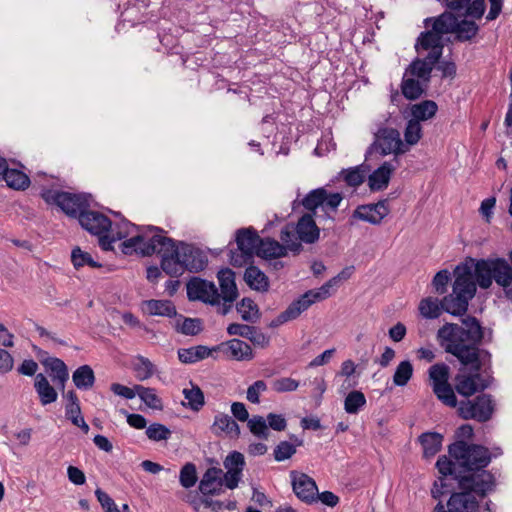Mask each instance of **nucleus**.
Wrapping results in <instances>:
<instances>
[{
    "label": "nucleus",
    "instance_id": "6ab92c4d",
    "mask_svg": "<svg viewBox=\"0 0 512 512\" xmlns=\"http://www.w3.org/2000/svg\"><path fill=\"white\" fill-rule=\"evenodd\" d=\"M222 469L210 467L203 474L198 489L203 496L219 495L223 491Z\"/></svg>",
    "mask_w": 512,
    "mask_h": 512
},
{
    "label": "nucleus",
    "instance_id": "dca6fc26",
    "mask_svg": "<svg viewBox=\"0 0 512 512\" xmlns=\"http://www.w3.org/2000/svg\"><path fill=\"white\" fill-rule=\"evenodd\" d=\"M78 219L80 225L94 235H102L108 232L111 227L110 219L95 211L84 210L80 213Z\"/></svg>",
    "mask_w": 512,
    "mask_h": 512
},
{
    "label": "nucleus",
    "instance_id": "c756f323",
    "mask_svg": "<svg viewBox=\"0 0 512 512\" xmlns=\"http://www.w3.org/2000/svg\"><path fill=\"white\" fill-rule=\"evenodd\" d=\"M255 255L266 259L282 257L285 256V247L276 240L261 238Z\"/></svg>",
    "mask_w": 512,
    "mask_h": 512
},
{
    "label": "nucleus",
    "instance_id": "2f4dec72",
    "mask_svg": "<svg viewBox=\"0 0 512 512\" xmlns=\"http://www.w3.org/2000/svg\"><path fill=\"white\" fill-rule=\"evenodd\" d=\"M1 178L5 180L10 188L15 190H24L30 185V179L24 172L18 169H8L7 165Z\"/></svg>",
    "mask_w": 512,
    "mask_h": 512
},
{
    "label": "nucleus",
    "instance_id": "9b49d317",
    "mask_svg": "<svg viewBox=\"0 0 512 512\" xmlns=\"http://www.w3.org/2000/svg\"><path fill=\"white\" fill-rule=\"evenodd\" d=\"M236 241L241 254L236 257L232 255L231 261L234 265L242 266L256 254L261 238L252 229H241L237 232Z\"/></svg>",
    "mask_w": 512,
    "mask_h": 512
},
{
    "label": "nucleus",
    "instance_id": "8fccbe9b",
    "mask_svg": "<svg viewBox=\"0 0 512 512\" xmlns=\"http://www.w3.org/2000/svg\"><path fill=\"white\" fill-rule=\"evenodd\" d=\"M63 398L65 400L66 418L82 413L79 398L74 390H69L68 392L63 393Z\"/></svg>",
    "mask_w": 512,
    "mask_h": 512
},
{
    "label": "nucleus",
    "instance_id": "b1692460",
    "mask_svg": "<svg viewBox=\"0 0 512 512\" xmlns=\"http://www.w3.org/2000/svg\"><path fill=\"white\" fill-rule=\"evenodd\" d=\"M34 388L38 394L40 403L43 406L54 403L57 400V391L52 385H50L47 377L44 374H36Z\"/></svg>",
    "mask_w": 512,
    "mask_h": 512
},
{
    "label": "nucleus",
    "instance_id": "69168bd1",
    "mask_svg": "<svg viewBox=\"0 0 512 512\" xmlns=\"http://www.w3.org/2000/svg\"><path fill=\"white\" fill-rule=\"evenodd\" d=\"M268 429L271 428L275 431H284L287 427V421L282 414L269 413L266 417Z\"/></svg>",
    "mask_w": 512,
    "mask_h": 512
},
{
    "label": "nucleus",
    "instance_id": "338daca9",
    "mask_svg": "<svg viewBox=\"0 0 512 512\" xmlns=\"http://www.w3.org/2000/svg\"><path fill=\"white\" fill-rule=\"evenodd\" d=\"M217 278L220 288H236L235 273L229 269H222L218 272Z\"/></svg>",
    "mask_w": 512,
    "mask_h": 512
},
{
    "label": "nucleus",
    "instance_id": "603ef678",
    "mask_svg": "<svg viewBox=\"0 0 512 512\" xmlns=\"http://www.w3.org/2000/svg\"><path fill=\"white\" fill-rule=\"evenodd\" d=\"M180 484L184 488H191L197 482L196 466L193 463H186L180 471Z\"/></svg>",
    "mask_w": 512,
    "mask_h": 512
},
{
    "label": "nucleus",
    "instance_id": "aec40b11",
    "mask_svg": "<svg viewBox=\"0 0 512 512\" xmlns=\"http://www.w3.org/2000/svg\"><path fill=\"white\" fill-rule=\"evenodd\" d=\"M295 230L300 241L304 243L312 244L319 239L320 230L311 213L304 214L298 220Z\"/></svg>",
    "mask_w": 512,
    "mask_h": 512
},
{
    "label": "nucleus",
    "instance_id": "13d9d810",
    "mask_svg": "<svg viewBox=\"0 0 512 512\" xmlns=\"http://www.w3.org/2000/svg\"><path fill=\"white\" fill-rule=\"evenodd\" d=\"M267 390V385L263 380H257L247 389L246 398L253 404L260 403V394Z\"/></svg>",
    "mask_w": 512,
    "mask_h": 512
},
{
    "label": "nucleus",
    "instance_id": "4468645a",
    "mask_svg": "<svg viewBox=\"0 0 512 512\" xmlns=\"http://www.w3.org/2000/svg\"><path fill=\"white\" fill-rule=\"evenodd\" d=\"M476 292L477 290H452V293L441 301V307L452 315H463L467 311L469 300L475 296Z\"/></svg>",
    "mask_w": 512,
    "mask_h": 512
},
{
    "label": "nucleus",
    "instance_id": "a18cd8bd",
    "mask_svg": "<svg viewBox=\"0 0 512 512\" xmlns=\"http://www.w3.org/2000/svg\"><path fill=\"white\" fill-rule=\"evenodd\" d=\"M413 375V366L410 361L405 360L398 364L393 375V382L396 386H405Z\"/></svg>",
    "mask_w": 512,
    "mask_h": 512
},
{
    "label": "nucleus",
    "instance_id": "09e8293b",
    "mask_svg": "<svg viewBox=\"0 0 512 512\" xmlns=\"http://www.w3.org/2000/svg\"><path fill=\"white\" fill-rule=\"evenodd\" d=\"M450 368L445 363H437L429 368V377L434 384H442L449 381Z\"/></svg>",
    "mask_w": 512,
    "mask_h": 512
},
{
    "label": "nucleus",
    "instance_id": "cd10ccee",
    "mask_svg": "<svg viewBox=\"0 0 512 512\" xmlns=\"http://www.w3.org/2000/svg\"><path fill=\"white\" fill-rule=\"evenodd\" d=\"M443 436L437 432H425L419 436V442L423 447V456L431 458L435 456L442 447Z\"/></svg>",
    "mask_w": 512,
    "mask_h": 512
},
{
    "label": "nucleus",
    "instance_id": "f8f14e48",
    "mask_svg": "<svg viewBox=\"0 0 512 512\" xmlns=\"http://www.w3.org/2000/svg\"><path fill=\"white\" fill-rule=\"evenodd\" d=\"M447 34L446 32L441 31V26L438 25V18L434 19L432 30L422 32L418 38L416 49L429 50L427 56L430 59L440 60L443 51V39L442 36Z\"/></svg>",
    "mask_w": 512,
    "mask_h": 512
},
{
    "label": "nucleus",
    "instance_id": "f257e3e1",
    "mask_svg": "<svg viewBox=\"0 0 512 512\" xmlns=\"http://www.w3.org/2000/svg\"><path fill=\"white\" fill-rule=\"evenodd\" d=\"M448 452L438 458L436 468L441 474L431 490L432 497L451 494L446 508L439 502L433 512H475L479 507L477 497L484 498L496 486L494 475L485 470L492 456L482 445H467L459 441L449 446Z\"/></svg>",
    "mask_w": 512,
    "mask_h": 512
},
{
    "label": "nucleus",
    "instance_id": "bb28decb",
    "mask_svg": "<svg viewBox=\"0 0 512 512\" xmlns=\"http://www.w3.org/2000/svg\"><path fill=\"white\" fill-rule=\"evenodd\" d=\"M427 86L428 83L410 75L406 76L405 73L401 83V91L405 98L415 100L424 94Z\"/></svg>",
    "mask_w": 512,
    "mask_h": 512
},
{
    "label": "nucleus",
    "instance_id": "052dcab7",
    "mask_svg": "<svg viewBox=\"0 0 512 512\" xmlns=\"http://www.w3.org/2000/svg\"><path fill=\"white\" fill-rule=\"evenodd\" d=\"M342 199H343L342 194H340V193L329 194L325 190V200L322 203V210L325 211L326 215L329 218H331L329 216V212H336V210H337L338 206L340 205Z\"/></svg>",
    "mask_w": 512,
    "mask_h": 512
},
{
    "label": "nucleus",
    "instance_id": "72a5a7b5",
    "mask_svg": "<svg viewBox=\"0 0 512 512\" xmlns=\"http://www.w3.org/2000/svg\"><path fill=\"white\" fill-rule=\"evenodd\" d=\"M432 388L436 397L443 404L453 408L459 406V402L455 395V387L453 388L449 381L442 384H434Z\"/></svg>",
    "mask_w": 512,
    "mask_h": 512
},
{
    "label": "nucleus",
    "instance_id": "c03bdc74",
    "mask_svg": "<svg viewBox=\"0 0 512 512\" xmlns=\"http://www.w3.org/2000/svg\"><path fill=\"white\" fill-rule=\"evenodd\" d=\"M183 394L188 401L187 406L193 411H199L205 404L204 394L199 386L192 385L191 389H184Z\"/></svg>",
    "mask_w": 512,
    "mask_h": 512
},
{
    "label": "nucleus",
    "instance_id": "423d86ee",
    "mask_svg": "<svg viewBox=\"0 0 512 512\" xmlns=\"http://www.w3.org/2000/svg\"><path fill=\"white\" fill-rule=\"evenodd\" d=\"M495 411V401L490 394L481 393L473 399L459 402L458 414L462 419H473L480 423L489 421Z\"/></svg>",
    "mask_w": 512,
    "mask_h": 512
},
{
    "label": "nucleus",
    "instance_id": "7c9ffc66",
    "mask_svg": "<svg viewBox=\"0 0 512 512\" xmlns=\"http://www.w3.org/2000/svg\"><path fill=\"white\" fill-rule=\"evenodd\" d=\"M225 345L227 346V351L230 352L231 356L238 361L251 360L253 358L251 346L240 339L229 340ZM219 346L221 348L224 346V343Z\"/></svg>",
    "mask_w": 512,
    "mask_h": 512
},
{
    "label": "nucleus",
    "instance_id": "20e7f679",
    "mask_svg": "<svg viewBox=\"0 0 512 512\" xmlns=\"http://www.w3.org/2000/svg\"><path fill=\"white\" fill-rule=\"evenodd\" d=\"M452 275V288H490L493 281L502 288L512 284V267L503 258L466 257L455 266L453 273L448 269L438 271L432 279L433 288H446Z\"/></svg>",
    "mask_w": 512,
    "mask_h": 512
},
{
    "label": "nucleus",
    "instance_id": "2eb2a0df",
    "mask_svg": "<svg viewBox=\"0 0 512 512\" xmlns=\"http://www.w3.org/2000/svg\"><path fill=\"white\" fill-rule=\"evenodd\" d=\"M389 212L388 200L384 199L375 204L358 206L353 212V217L377 225L381 223Z\"/></svg>",
    "mask_w": 512,
    "mask_h": 512
},
{
    "label": "nucleus",
    "instance_id": "7ed1b4c3",
    "mask_svg": "<svg viewBox=\"0 0 512 512\" xmlns=\"http://www.w3.org/2000/svg\"><path fill=\"white\" fill-rule=\"evenodd\" d=\"M121 246L126 255H160L161 268L172 277L181 275L184 270L198 272L207 264V257L200 249L184 242L176 243L159 234H138L124 241Z\"/></svg>",
    "mask_w": 512,
    "mask_h": 512
},
{
    "label": "nucleus",
    "instance_id": "39448f33",
    "mask_svg": "<svg viewBox=\"0 0 512 512\" xmlns=\"http://www.w3.org/2000/svg\"><path fill=\"white\" fill-rule=\"evenodd\" d=\"M331 296V290H306L303 295L290 303L283 312L273 319L270 322L269 327L276 328L286 322L295 320L312 304L323 301Z\"/></svg>",
    "mask_w": 512,
    "mask_h": 512
},
{
    "label": "nucleus",
    "instance_id": "f704fd0d",
    "mask_svg": "<svg viewBox=\"0 0 512 512\" xmlns=\"http://www.w3.org/2000/svg\"><path fill=\"white\" fill-rule=\"evenodd\" d=\"M422 137V126L416 119H410L404 130L403 145L408 152L411 146L416 145Z\"/></svg>",
    "mask_w": 512,
    "mask_h": 512
},
{
    "label": "nucleus",
    "instance_id": "37998d69",
    "mask_svg": "<svg viewBox=\"0 0 512 512\" xmlns=\"http://www.w3.org/2000/svg\"><path fill=\"white\" fill-rule=\"evenodd\" d=\"M325 200V189L324 188H318L315 190H312L309 192L305 198L302 200V205L307 209L308 211H311L312 215H316V209L321 207L322 203Z\"/></svg>",
    "mask_w": 512,
    "mask_h": 512
},
{
    "label": "nucleus",
    "instance_id": "774afa93",
    "mask_svg": "<svg viewBox=\"0 0 512 512\" xmlns=\"http://www.w3.org/2000/svg\"><path fill=\"white\" fill-rule=\"evenodd\" d=\"M242 472L239 469L227 470L226 473L222 472L223 485L228 489H235L241 479Z\"/></svg>",
    "mask_w": 512,
    "mask_h": 512
},
{
    "label": "nucleus",
    "instance_id": "5fc2aeb1",
    "mask_svg": "<svg viewBox=\"0 0 512 512\" xmlns=\"http://www.w3.org/2000/svg\"><path fill=\"white\" fill-rule=\"evenodd\" d=\"M296 453L295 445L288 441H281L273 451L274 459L277 462H282L291 458Z\"/></svg>",
    "mask_w": 512,
    "mask_h": 512
},
{
    "label": "nucleus",
    "instance_id": "3c124183",
    "mask_svg": "<svg viewBox=\"0 0 512 512\" xmlns=\"http://www.w3.org/2000/svg\"><path fill=\"white\" fill-rule=\"evenodd\" d=\"M171 434V430L160 423H153L146 428V435L152 441L167 440Z\"/></svg>",
    "mask_w": 512,
    "mask_h": 512
},
{
    "label": "nucleus",
    "instance_id": "ea45409f",
    "mask_svg": "<svg viewBox=\"0 0 512 512\" xmlns=\"http://www.w3.org/2000/svg\"><path fill=\"white\" fill-rule=\"evenodd\" d=\"M244 279L250 288H266L268 286L266 275L255 266L246 269Z\"/></svg>",
    "mask_w": 512,
    "mask_h": 512
},
{
    "label": "nucleus",
    "instance_id": "a19ab883",
    "mask_svg": "<svg viewBox=\"0 0 512 512\" xmlns=\"http://www.w3.org/2000/svg\"><path fill=\"white\" fill-rule=\"evenodd\" d=\"M365 404V395L361 391L353 390L345 398L344 409L349 414H357Z\"/></svg>",
    "mask_w": 512,
    "mask_h": 512
},
{
    "label": "nucleus",
    "instance_id": "9d476101",
    "mask_svg": "<svg viewBox=\"0 0 512 512\" xmlns=\"http://www.w3.org/2000/svg\"><path fill=\"white\" fill-rule=\"evenodd\" d=\"M187 290L190 301H202L210 305H220L223 302L222 314H227L232 303L238 298V290Z\"/></svg>",
    "mask_w": 512,
    "mask_h": 512
},
{
    "label": "nucleus",
    "instance_id": "4c0bfd02",
    "mask_svg": "<svg viewBox=\"0 0 512 512\" xmlns=\"http://www.w3.org/2000/svg\"><path fill=\"white\" fill-rule=\"evenodd\" d=\"M280 239L283 243L282 245L285 247V251L289 249L290 251L298 253L302 248L295 228L289 225L281 230Z\"/></svg>",
    "mask_w": 512,
    "mask_h": 512
},
{
    "label": "nucleus",
    "instance_id": "58836bf2",
    "mask_svg": "<svg viewBox=\"0 0 512 512\" xmlns=\"http://www.w3.org/2000/svg\"><path fill=\"white\" fill-rule=\"evenodd\" d=\"M280 239L283 243L282 245L285 247V251L289 249L290 251L298 253L302 248L295 228L289 225L281 230Z\"/></svg>",
    "mask_w": 512,
    "mask_h": 512
},
{
    "label": "nucleus",
    "instance_id": "f03ea898",
    "mask_svg": "<svg viewBox=\"0 0 512 512\" xmlns=\"http://www.w3.org/2000/svg\"><path fill=\"white\" fill-rule=\"evenodd\" d=\"M437 336L445 351L470 370V373H458L454 378L455 390L460 396L469 399L492 385V356L488 350L480 348L483 341L492 342V330L486 331L476 317L467 316L462 319V326L445 324Z\"/></svg>",
    "mask_w": 512,
    "mask_h": 512
},
{
    "label": "nucleus",
    "instance_id": "a211bd4d",
    "mask_svg": "<svg viewBox=\"0 0 512 512\" xmlns=\"http://www.w3.org/2000/svg\"><path fill=\"white\" fill-rule=\"evenodd\" d=\"M229 335H237L250 340L255 346L266 347L269 344V337L255 326L247 324L232 323L227 327Z\"/></svg>",
    "mask_w": 512,
    "mask_h": 512
},
{
    "label": "nucleus",
    "instance_id": "0eeeda50",
    "mask_svg": "<svg viewBox=\"0 0 512 512\" xmlns=\"http://www.w3.org/2000/svg\"><path fill=\"white\" fill-rule=\"evenodd\" d=\"M43 199L49 204H55L71 217H79L88 206L87 199L82 195L46 190L42 193Z\"/></svg>",
    "mask_w": 512,
    "mask_h": 512
},
{
    "label": "nucleus",
    "instance_id": "473e14b6",
    "mask_svg": "<svg viewBox=\"0 0 512 512\" xmlns=\"http://www.w3.org/2000/svg\"><path fill=\"white\" fill-rule=\"evenodd\" d=\"M437 104L432 100H424L411 106L412 119L426 121L433 118L437 112Z\"/></svg>",
    "mask_w": 512,
    "mask_h": 512
},
{
    "label": "nucleus",
    "instance_id": "5701e85b",
    "mask_svg": "<svg viewBox=\"0 0 512 512\" xmlns=\"http://www.w3.org/2000/svg\"><path fill=\"white\" fill-rule=\"evenodd\" d=\"M438 62L439 60L430 59L429 56H426L424 59L417 58L407 67L405 71L406 76L410 75L414 78L429 83L432 70L435 64Z\"/></svg>",
    "mask_w": 512,
    "mask_h": 512
},
{
    "label": "nucleus",
    "instance_id": "e433bc0d",
    "mask_svg": "<svg viewBox=\"0 0 512 512\" xmlns=\"http://www.w3.org/2000/svg\"><path fill=\"white\" fill-rule=\"evenodd\" d=\"M135 390L139 398L150 408L162 410L163 405L160 397L157 396L153 388L135 385Z\"/></svg>",
    "mask_w": 512,
    "mask_h": 512
},
{
    "label": "nucleus",
    "instance_id": "f3484780",
    "mask_svg": "<svg viewBox=\"0 0 512 512\" xmlns=\"http://www.w3.org/2000/svg\"><path fill=\"white\" fill-rule=\"evenodd\" d=\"M400 166L399 160L393 158L384 162L368 178V186L372 191H380L387 188L392 173Z\"/></svg>",
    "mask_w": 512,
    "mask_h": 512
},
{
    "label": "nucleus",
    "instance_id": "79ce46f5",
    "mask_svg": "<svg viewBox=\"0 0 512 512\" xmlns=\"http://www.w3.org/2000/svg\"><path fill=\"white\" fill-rule=\"evenodd\" d=\"M249 431L259 439L267 440L269 437L268 425L266 419L260 415H254L247 421Z\"/></svg>",
    "mask_w": 512,
    "mask_h": 512
},
{
    "label": "nucleus",
    "instance_id": "4d7b16f0",
    "mask_svg": "<svg viewBox=\"0 0 512 512\" xmlns=\"http://www.w3.org/2000/svg\"><path fill=\"white\" fill-rule=\"evenodd\" d=\"M299 386V382L290 377L275 379L272 382V388L278 393L295 391Z\"/></svg>",
    "mask_w": 512,
    "mask_h": 512
},
{
    "label": "nucleus",
    "instance_id": "412c9836",
    "mask_svg": "<svg viewBox=\"0 0 512 512\" xmlns=\"http://www.w3.org/2000/svg\"><path fill=\"white\" fill-rule=\"evenodd\" d=\"M141 310L149 316L175 317L176 307L170 300H144L141 302Z\"/></svg>",
    "mask_w": 512,
    "mask_h": 512
},
{
    "label": "nucleus",
    "instance_id": "680f3d73",
    "mask_svg": "<svg viewBox=\"0 0 512 512\" xmlns=\"http://www.w3.org/2000/svg\"><path fill=\"white\" fill-rule=\"evenodd\" d=\"M245 466V460L242 453L233 451L228 454V456L224 460V467L227 470L239 469L240 472L243 471Z\"/></svg>",
    "mask_w": 512,
    "mask_h": 512
},
{
    "label": "nucleus",
    "instance_id": "e2e57ef3",
    "mask_svg": "<svg viewBox=\"0 0 512 512\" xmlns=\"http://www.w3.org/2000/svg\"><path fill=\"white\" fill-rule=\"evenodd\" d=\"M354 272V267L349 266L344 268L337 276L330 279L321 288H332L333 286L344 285L345 281L348 280Z\"/></svg>",
    "mask_w": 512,
    "mask_h": 512
},
{
    "label": "nucleus",
    "instance_id": "c9c22d12",
    "mask_svg": "<svg viewBox=\"0 0 512 512\" xmlns=\"http://www.w3.org/2000/svg\"><path fill=\"white\" fill-rule=\"evenodd\" d=\"M236 308L246 322L255 323L260 317L258 306L250 298H243Z\"/></svg>",
    "mask_w": 512,
    "mask_h": 512
},
{
    "label": "nucleus",
    "instance_id": "6e6d98bb",
    "mask_svg": "<svg viewBox=\"0 0 512 512\" xmlns=\"http://www.w3.org/2000/svg\"><path fill=\"white\" fill-rule=\"evenodd\" d=\"M177 330L184 335H197L202 331V321L199 318H184Z\"/></svg>",
    "mask_w": 512,
    "mask_h": 512
},
{
    "label": "nucleus",
    "instance_id": "de8ad7c7",
    "mask_svg": "<svg viewBox=\"0 0 512 512\" xmlns=\"http://www.w3.org/2000/svg\"><path fill=\"white\" fill-rule=\"evenodd\" d=\"M134 371L136 372L137 379L143 381L152 377L154 374V365L148 358L138 356L137 363L134 365Z\"/></svg>",
    "mask_w": 512,
    "mask_h": 512
},
{
    "label": "nucleus",
    "instance_id": "bf43d9fd",
    "mask_svg": "<svg viewBox=\"0 0 512 512\" xmlns=\"http://www.w3.org/2000/svg\"><path fill=\"white\" fill-rule=\"evenodd\" d=\"M341 174L349 186L357 187L364 181V174L359 167L343 170Z\"/></svg>",
    "mask_w": 512,
    "mask_h": 512
},
{
    "label": "nucleus",
    "instance_id": "ddd939ff",
    "mask_svg": "<svg viewBox=\"0 0 512 512\" xmlns=\"http://www.w3.org/2000/svg\"><path fill=\"white\" fill-rule=\"evenodd\" d=\"M290 475L295 495L307 504L316 502V495L318 492L316 482L305 473L291 471Z\"/></svg>",
    "mask_w": 512,
    "mask_h": 512
},
{
    "label": "nucleus",
    "instance_id": "864d4df0",
    "mask_svg": "<svg viewBox=\"0 0 512 512\" xmlns=\"http://www.w3.org/2000/svg\"><path fill=\"white\" fill-rule=\"evenodd\" d=\"M71 260L76 268H80L84 265L90 267H99L100 265L95 262L91 255L87 252L82 251L79 247L73 249L71 254Z\"/></svg>",
    "mask_w": 512,
    "mask_h": 512
},
{
    "label": "nucleus",
    "instance_id": "1a4fd4ad",
    "mask_svg": "<svg viewBox=\"0 0 512 512\" xmlns=\"http://www.w3.org/2000/svg\"><path fill=\"white\" fill-rule=\"evenodd\" d=\"M371 149L380 152L383 156L393 154L396 159L399 155L406 153L399 131L391 127L378 129Z\"/></svg>",
    "mask_w": 512,
    "mask_h": 512
},
{
    "label": "nucleus",
    "instance_id": "4be33fe9",
    "mask_svg": "<svg viewBox=\"0 0 512 512\" xmlns=\"http://www.w3.org/2000/svg\"><path fill=\"white\" fill-rule=\"evenodd\" d=\"M43 366L49 370L52 381L63 391L69 379V371L63 360L56 357H48L41 361Z\"/></svg>",
    "mask_w": 512,
    "mask_h": 512
},
{
    "label": "nucleus",
    "instance_id": "6e6552de",
    "mask_svg": "<svg viewBox=\"0 0 512 512\" xmlns=\"http://www.w3.org/2000/svg\"><path fill=\"white\" fill-rule=\"evenodd\" d=\"M438 25L441 31L446 33H454L456 39L461 42L472 40L479 31V26L467 19L459 20L453 13L444 12L438 17Z\"/></svg>",
    "mask_w": 512,
    "mask_h": 512
},
{
    "label": "nucleus",
    "instance_id": "a878e982",
    "mask_svg": "<svg viewBox=\"0 0 512 512\" xmlns=\"http://www.w3.org/2000/svg\"><path fill=\"white\" fill-rule=\"evenodd\" d=\"M218 350H220V346L210 349L207 346L198 345L190 348L179 349L178 358L182 363L190 364L205 359L210 356L213 351Z\"/></svg>",
    "mask_w": 512,
    "mask_h": 512
},
{
    "label": "nucleus",
    "instance_id": "393cba45",
    "mask_svg": "<svg viewBox=\"0 0 512 512\" xmlns=\"http://www.w3.org/2000/svg\"><path fill=\"white\" fill-rule=\"evenodd\" d=\"M212 431L216 435H220L221 433H226L231 437L238 438L240 436V427L237 422L228 414L218 413L215 416L213 425L211 427Z\"/></svg>",
    "mask_w": 512,
    "mask_h": 512
},
{
    "label": "nucleus",
    "instance_id": "49530a36",
    "mask_svg": "<svg viewBox=\"0 0 512 512\" xmlns=\"http://www.w3.org/2000/svg\"><path fill=\"white\" fill-rule=\"evenodd\" d=\"M420 313L429 319H434L439 317L442 307L441 302H438L437 299H432L430 297L423 299L419 305Z\"/></svg>",
    "mask_w": 512,
    "mask_h": 512
},
{
    "label": "nucleus",
    "instance_id": "0e129e2a",
    "mask_svg": "<svg viewBox=\"0 0 512 512\" xmlns=\"http://www.w3.org/2000/svg\"><path fill=\"white\" fill-rule=\"evenodd\" d=\"M466 9V15L475 19H480L486 9L484 0H471L470 3L464 7Z\"/></svg>",
    "mask_w": 512,
    "mask_h": 512
},
{
    "label": "nucleus",
    "instance_id": "c85d7f7f",
    "mask_svg": "<svg viewBox=\"0 0 512 512\" xmlns=\"http://www.w3.org/2000/svg\"><path fill=\"white\" fill-rule=\"evenodd\" d=\"M72 380L76 388L89 390L94 386L96 378L93 369L89 365H82L73 372Z\"/></svg>",
    "mask_w": 512,
    "mask_h": 512
}]
</instances>
